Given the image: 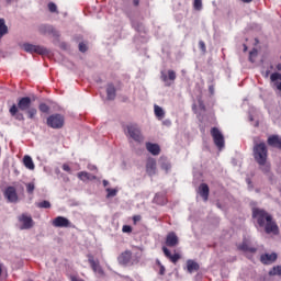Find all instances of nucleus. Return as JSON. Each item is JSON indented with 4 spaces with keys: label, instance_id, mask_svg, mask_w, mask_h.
Returning <instances> with one entry per match:
<instances>
[{
    "label": "nucleus",
    "instance_id": "38",
    "mask_svg": "<svg viewBox=\"0 0 281 281\" xmlns=\"http://www.w3.org/2000/svg\"><path fill=\"white\" fill-rule=\"evenodd\" d=\"M108 192V199L111 196H116L117 195V190L116 189H106Z\"/></svg>",
    "mask_w": 281,
    "mask_h": 281
},
{
    "label": "nucleus",
    "instance_id": "26",
    "mask_svg": "<svg viewBox=\"0 0 281 281\" xmlns=\"http://www.w3.org/2000/svg\"><path fill=\"white\" fill-rule=\"evenodd\" d=\"M23 164H24L25 168H27V170H34V168H35L34 160H32V157H30V156H24Z\"/></svg>",
    "mask_w": 281,
    "mask_h": 281
},
{
    "label": "nucleus",
    "instance_id": "28",
    "mask_svg": "<svg viewBox=\"0 0 281 281\" xmlns=\"http://www.w3.org/2000/svg\"><path fill=\"white\" fill-rule=\"evenodd\" d=\"M155 115L158 117V120H164L166 117V112H164V109L159 105L154 106Z\"/></svg>",
    "mask_w": 281,
    "mask_h": 281
},
{
    "label": "nucleus",
    "instance_id": "43",
    "mask_svg": "<svg viewBox=\"0 0 281 281\" xmlns=\"http://www.w3.org/2000/svg\"><path fill=\"white\" fill-rule=\"evenodd\" d=\"M79 52H82V53L87 52V44L80 43L79 44Z\"/></svg>",
    "mask_w": 281,
    "mask_h": 281
},
{
    "label": "nucleus",
    "instance_id": "16",
    "mask_svg": "<svg viewBox=\"0 0 281 281\" xmlns=\"http://www.w3.org/2000/svg\"><path fill=\"white\" fill-rule=\"evenodd\" d=\"M166 245L167 247H177V245H179V237L177 236V233H168L166 237Z\"/></svg>",
    "mask_w": 281,
    "mask_h": 281
},
{
    "label": "nucleus",
    "instance_id": "18",
    "mask_svg": "<svg viewBox=\"0 0 281 281\" xmlns=\"http://www.w3.org/2000/svg\"><path fill=\"white\" fill-rule=\"evenodd\" d=\"M268 146L272 148H278L281 150V137L279 135H271L268 137Z\"/></svg>",
    "mask_w": 281,
    "mask_h": 281
},
{
    "label": "nucleus",
    "instance_id": "21",
    "mask_svg": "<svg viewBox=\"0 0 281 281\" xmlns=\"http://www.w3.org/2000/svg\"><path fill=\"white\" fill-rule=\"evenodd\" d=\"M77 177H78V179H80V181H95V179H98V177L97 176H94V175H91V173H89V172H87V171H80V172H78L77 173Z\"/></svg>",
    "mask_w": 281,
    "mask_h": 281
},
{
    "label": "nucleus",
    "instance_id": "44",
    "mask_svg": "<svg viewBox=\"0 0 281 281\" xmlns=\"http://www.w3.org/2000/svg\"><path fill=\"white\" fill-rule=\"evenodd\" d=\"M61 168L65 172H71V167H69L67 164H64Z\"/></svg>",
    "mask_w": 281,
    "mask_h": 281
},
{
    "label": "nucleus",
    "instance_id": "34",
    "mask_svg": "<svg viewBox=\"0 0 281 281\" xmlns=\"http://www.w3.org/2000/svg\"><path fill=\"white\" fill-rule=\"evenodd\" d=\"M193 8H194L195 10H201V8H203V2H202V0H194V2H193Z\"/></svg>",
    "mask_w": 281,
    "mask_h": 281
},
{
    "label": "nucleus",
    "instance_id": "46",
    "mask_svg": "<svg viewBox=\"0 0 281 281\" xmlns=\"http://www.w3.org/2000/svg\"><path fill=\"white\" fill-rule=\"evenodd\" d=\"M133 5H135V8H137V5H139V0H133Z\"/></svg>",
    "mask_w": 281,
    "mask_h": 281
},
{
    "label": "nucleus",
    "instance_id": "53",
    "mask_svg": "<svg viewBox=\"0 0 281 281\" xmlns=\"http://www.w3.org/2000/svg\"><path fill=\"white\" fill-rule=\"evenodd\" d=\"M247 183H251V180H250V179H248V180H247Z\"/></svg>",
    "mask_w": 281,
    "mask_h": 281
},
{
    "label": "nucleus",
    "instance_id": "42",
    "mask_svg": "<svg viewBox=\"0 0 281 281\" xmlns=\"http://www.w3.org/2000/svg\"><path fill=\"white\" fill-rule=\"evenodd\" d=\"M139 221H142V215H134L133 216L134 225H137V223H139Z\"/></svg>",
    "mask_w": 281,
    "mask_h": 281
},
{
    "label": "nucleus",
    "instance_id": "2",
    "mask_svg": "<svg viewBox=\"0 0 281 281\" xmlns=\"http://www.w3.org/2000/svg\"><path fill=\"white\" fill-rule=\"evenodd\" d=\"M19 111H26L29 120H34L36 117V114L38 113V110H36V108H32V99L30 97H22L18 99V105L13 104L9 109V113L12 117L18 120L19 122H23V120H25V116Z\"/></svg>",
    "mask_w": 281,
    "mask_h": 281
},
{
    "label": "nucleus",
    "instance_id": "33",
    "mask_svg": "<svg viewBox=\"0 0 281 281\" xmlns=\"http://www.w3.org/2000/svg\"><path fill=\"white\" fill-rule=\"evenodd\" d=\"M156 265L159 267V276H166V267H164V265H161V261L157 260Z\"/></svg>",
    "mask_w": 281,
    "mask_h": 281
},
{
    "label": "nucleus",
    "instance_id": "40",
    "mask_svg": "<svg viewBox=\"0 0 281 281\" xmlns=\"http://www.w3.org/2000/svg\"><path fill=\"white\" fill-rule=\"evenodd\" d=\"M160 168L162 170H166V172H168V170H170V168H171L170 162H161Z\"/></svg>",
    "mask_w": 281,
    "mask_h": 281
},
{
    "label": "nucleus",
    "instance_id": "24",
    "mask_svg": "<svg viewBox=\"0 0 281 281\" xmlns=\"http://www.w3.org/2000/svg\"><path fill=\"white\" fill-rule=\"evenodd\" d=\"M199 269H201V267L199 266V263H196V261L192 259L187 260V271L189 273H193V271H199Z\"/></svg>",
    "mask_w": 281,
    "mask_h": 281
},
{
    "label": "nucleus",
    "instance_id": "22",
    "mask_svg": "<svg viewBox=\"0 0 281 281\" xmlns=\"http://www.w3.org/2000/svg\"><path fill=\"white\" fill-rule=\"evenodd\" d=\"M117 95V90L113 83H108L106 86V98L108 100H115Z\"/></svg>",
    "mask_w": 281,
    "mask_h": 281
},
{
    "label": "nucleus",
    "instance_id": "54",
    "mask_svg": "<svg viewBox=\"0 0 281 281\" xmlns=\"http://www.w3.org/2000/svg\"><path fill=\"white\" fill-rule=\"evenodd\" d=\"M1 271H2V270H1V267H0V276H1Z\"/></svg>",
    "mask_w": 281,
    "mask_h": 281
},
{
    "label": "nucleus",
    "instance_id": "17",
    "mask_svg": "<svg viewBox=\"0 0 281 281\" xmlns=\"http://www.w3.org/2000/svg\"><path fill=\"white\" fill-rule=\"evenodd\" d=\"M41 34H50L52 36L58 37L60 36V33L54 29L52 25H41L40 26Z\"/></svg>",
    "mask_w": 281,
    "mask_h": 281
},
{
    "label": "nucleus",
    "instance_id": "30",
    "mask_svg": "<svg viewBox=\"0 0 281 281\" xmlns=\"http://www.w3.org/2000/svg\"><path fill=\"white\" fill-rule=\"evenodd\" d=\"M25 186L27 194H34V190H36V184L34 182H29Z\"/></svg>",
    "mask_w": 281,
    "mask_h": 281
},
{
    "label": "nucleus",
    "instance_id": "11",
    "mask_svg": "<svg viewBox=\"0 0 281 281\" xmlns=\"http://www.w3.org/2000/svg\"><path fill=\"white\" fill-rule=\"evenodd\" d=\"M19 221H20V223H22L21 229H32V227H34V220H32V216L22 214L19 217Z\"/></svg>",
    "mask_w": 281,
    "mask_h": 281
},
{
    "label": "nucleus",
    "instance_id": "5",
    "mask_svg": "<svg viewBox=\"0 0 281 281\" xmlns=\"http://www.w3.org/2000/svg\"><path fill=\"white\" fill-rule=\"evenodd\" d=\"M211 137H213V142L218 150H223V148H225V136H223V133H221L218 127L211 128Z\"/></svg>",
    "mask_w": 281,
    "mask_h": 281
},
{
    "label": "nucleus",
    "instance_id": "23",
    "mask_svg": "<svg viewBox=\"0 0 281 281\" xmlns=\"http://www.w3.org/2000/svg\"><path fill=\"white\" fill-rule=\"evenodd\" d=\"M146 148H147L148 153H150L154 156H157V155H159V153H161V148L157 144L147 143Z\"/></svg>",
    "mask_w": 281,
    "mask_h": 281
},
{
    "label": "nucleus",
    "instance_id": "41",
    "mask_svg": "<svg viewBox=\"0 0 281 281\" xmlns=\"http://www.w3.org/2000/svg\"><path fill=\"white\" fill-rule=\"evenodd\" d=\"M199 48L201 49V52H206V46H205V42H203V41H200L199 42Z\"/></svg>",
    "mask_w": 281,
    "mask_h": 281
},
{
    "label": "nucleus",
    "instance_id": "20",
    "mask_svg": "<svg viewBox=\"0 0 281 281\" xmlns=\"http://www.w3.org/2000/svg\"><path fill=\"white\" fill-rule=\"evenodd\" d=\"M239 251H249V254H256L258 249L256 247L249 246V241L244 239L243 243L238 246Z\"/></svg>",
    "mask_w": 281,
    "mask_h": 281
},
{
    "label": "nucleus",
    "instance_id": "45",
    "mask_svg": "<svg viewBox=\"0 0 281 281\" xmlns=\"http://www.w3.org/2000/svg\"><path fill=\"white\" fill-rule=\"evenodd\" d=\"M88 170H98V167H95L94 165H88Z\"/></svg>",
    "mask_w": 281,
    "mask_h": 281
},
{
    "label": "nucleus",
    "instance_id": "35",
    "mask_svg": "<svg viewBox=\"0 0 281 281\" xmlns=\"http://www.w3.org/2000/svg\"><path fill=\"white\" fill-rule=\"evenodd\" d=\"M48 10H49V12H53V13L58 12V7L54 2H49L48 3Z\"/></svg>",
    "mask_w": 281,
    "mask_h": 281
},
{
    "label": "nucleus",
    "instance_id": "50",
    "mask_svg": "<svg viewBox=\"0 0 281 281\" xmlns=\"http://www.w3.org/2000/svg\"><path fill=\"white\" fill-rule=\"evenodd\" d=\"M277 89L281 91V82L277 86Z\"/></svg>",
    "mask_w": 281,
    "mask_h": 281
},
{
    "label": "nucleus",
    "instance_id": "14",
    "mask_svg": "<svg viewBox=\"0 0 281 281\" xmlns=\"http://www.w3.org/2000/svg\"><path fill=\"white\" fill-rule=\"evenodd\" d=\"M162 252L165 254L166 258H168L173 265H177V262L181 260V255H179V252L172 255L166 246L162 247Z\"/></svg>",
    "mask_w": 281,
    "mask_h": 281
},
{
    "label": "nucleus",
    "instance_id": "32",
    "mask_svg": "<svg viewBox=\"0 0 281 281\" xmlns=\"http://www.w3.org/2000/svg\"><path fill=\"white\" fill-rule=\"evenodd\" d=\"M38 110L41 111V113H49V105H47L46 103H41L38 105Z\"/></svg>",
    "mask_w": 281,
    "mask_h": 281
},
{
    "label": "nucleus",
    "instance_id": "31",
    "mask_svg": "<svg viewBox=\"0 0 281 281\" xmlns=\"http://www.w3.org/2000/svg\"><path fill=\"white\" fill-rule=\"evenodd\" d=\"M269 276H281V266H276L269 271Z\"/></svg>",
    "mask_w": 281,
    "mask_h": 281
},
{
    "label": "nucleus",
    "instance_id": "51",
    "mask_svg": "<svg viewBox=\"0 0 281 281\" xmlns=\"http://www.w3.org/2000/svg\"><path fill=\"white\" fill-rule=\"evenodd\" d=\"M7 1V3H12V1H14V0H5Z\"/></svg>",
    "mask_w": 281,
    "mask_h": 281
},
{
    "label": "nucleus",
    "instance_id": "9",
    "mask_svg": "<svg viewBox=\"0 0 281 281\" xmlns=\"http://www.w3.org/2000/svg\"><path fill=\"white\" fill-rule=\"evenodd\" d=\"M133 260V251L125 250L121 252L117 257L119 265H122V267H127V265H131V261Z\"/></svg>",
    "mask_w": 281,
    "mask_h": 281
},
{
    "label": "nucleus",
    "instance_id": "37",
    "mask_svg": "<svg viewBox=\"0 0 281 281\" xmlns=\"http://www.w3.org/2000/svg\"><path fill=\"white\" fill-rule=\"evenodd\" d=\"M258 56V49L254 48L250 53H249V60L250 63H254V57Z\"/></svg>",
    "mask_w": 281,
    "mask_h": 281
},
{
    "label": "nucleus",
    "instance_id": "13",
    "mask_svg": "<svg viewBox=\"0 0 281 281\" xmlns=\"http://www.w3.org/2000/svg\"><path fill=\"white\" fill-rule=\"evenodd\" d=\"M146 172L149 177L157 175V160L149 158L146 164Z\"/></svg>",
    "mask_w": 281,
    "mask_h": 281
},
{
    "label": "nucleus",
    "instance_id": "10",
    "mask_svg": "<svg viewBox=\"0 0 281 281\" xmlns=\"http://www.w3.org/2000/svg\"><path fill=\"white\" fill-rule=\"evenodd\" d=\"M4 198L9 203H16L19 201V194L16 193V188L7 187L4 190Z\"/></svg>",
    "mask_w": 281,
    "mask_h": 281
},
{
    "label": "nucleus",
    "instance_id": "39",
    "mask_svg": "<svg viewBox=\"0 0 281 281\" xmlns=\"http://www.w3.org/2000/svg\"><path fill=\"white\" fill-rule=\"evenodd\" d=\"M131 232H133V227H131V225H124L122 227V233L123 234H131Z\"/></svg>",
    "mask_w": 281,
    "mask_h": 281
},
{
    "label": "nucleus",
    "instance_id": "12",
    "mask_svg": "<svg viewBox=\"0 0 281 281\" xmlns=\"http://www.w3.org/2000/svg\"><path fill=\"white\" fill-rule=\"evenodd\" d=\"M53 227H71V222L65 216H57L53 220Z\"/></svg>",
    "mask_w": 281,
    "mask_h": 281
},
{
    "label": "nucleus",
    "instance_id": "49",
    "mask_svg": "<svg viewBox=\"0 0 281 281\" xmlns=\"http://www.w3.org/2000/svg\"><path fill=\"white\" fill-rule=\"evenodd\" d=\"M103 186H104V188H106V186H109V181L103 180Z\"/></svg>",
    "mask_w": 281,
    "mask_h": 281
},
{
    "label": "nucleus",
    "instance_id": "27",
    "mask_svg": "<svg viewBox=\"0 0 281 281\" xmlns=\"http://www.w3.org/2000/svg\"><path fill=\"white\" fill-rule=\"evenodd\" d=\"M259 169L261 170V172H263V175H271V164L265 161V164H258Z\"/></svg>",
    "mask_w": 281,
    "mask_h": 281
},
{
    "label": "nucleus",
    "instance_id": "4",
    "mask_svg": "<svg viewBox=\"0 0 281 281\" xmlns=\"http://www.w3.org/2000/svg\"><path fill=\"white\" fill-rule=\"evenodd\" d=\"M126 128L127 135H130V137L134 139V142H137L138 144H142V142H144V135H142V130L137 124L127 125Z\"/></svg>",
    "mask_w": 281,
    "mask_h": 281
},
{
    "label": "nucleus",
    "instance_id": "6",
    "mask_svg": "<svg viewBox=\"0 0 281 281\" xmlns=\"http://www.w3.org/2000/svg\"><path fill=\"white\" fill-rule=\"evenodd\" d=\"M22 47L24 52H26L27 54H40V56H45L49 54V50H47V48L38 45H33L30 43H24Z\"/></svg>",
    "mask_w": 281,
    "mask_h": 281
},
{
    "label": "nucleus",
    "instance_id": "8",
    "mask_svg": "<svg viewBox=\"0 0 281 281\" xmlns=\"http://www.w3.org/2000/svg\"><path fill=\"white\" fill-rule=\"evenodd\" d=\"M87 258L93 273H98L101 277L104 276V270L102 269V266H100V260H95L93 255H88Z\"/></svg>",
    "mask_w": 281,
    "mask_h": 281
},
{
    "label": "nucleus",
    "instance_id": "15",
    "mask_svg": "<svg viewBox=\"0 0 281 281\" xmlns=\"http://www.w3.org/2000/svg\"><path fill=\"white\" fill-rule=\"evenodd\" d=\"M278 260V254L272 252V254H263L260 256V261L262 265H273Z\"/></svg>",
    "mask_w": 281,
    "mask_h": 281
},
{
    "label": "nucleus",
    "instance_id": "29",
    "mask_svg": "<svg viewBox=\"0 0 281 281\" xmlns=\"http://www.w3.org/2000/svg\"><path fill=\"white\" fill-rule=\"evenodd\" d=\"M35 205L40 210H49V207H52V203L47 200H44L42 202H37V203H35Z\"/></svg>",
    "mask_w": 281,
    "mask_h": 281
},
{
    "label": "nucleus",
    "instance_id": "1",
    "mask_svg": "<svg viewBox=\"0 0 281 281\" xmlns=\"http://www.w3.org/2000/svg\"><path fill=\"white\" fill-rule=\"evenodd\" d=\"M252 221H255L259 227H262L266 234L278 235L280 232L278 224L273 221V216L263 209L252 207Z\"/></svg>",
    "mask_w": 281,
    "mask_h": 281
},
{
    "label": "nucleus",
    "instance_id": "52",
    "mask_svg": "<svg viewBox=\"0 0 281 281\" xmlns=\"http://www.w3.org/2000/svg\"><path fill=\"white\" fill-rule=\"evenodd\" d=\"M244 52H247V45H244Z\"/></svg>",
    "mask_w": 281,
    "mask_h": 281
},
{
    "label": "nucleus",
    "instance_id": "36",
    "mask_svg": "<svg viewBox=\"0 0 281 281\" xmlns=\"http://www.w3.org/2000/svg\"><path fill=\"white\" fill-rule=\"evenodd\" d=\"M270 80L272 82H276V80H281V75L280 72H273L271 76H270Z\"/></svg>",
    "mask_w": 281,
    "mask_h": 281
},
{
    "label": "nucleus",
    "instance_id": "48",
    "mask_svg": "<svg viewBox=\"0 0 281 281\" xmlns=\"http://www.w3.org/2000/svg\"><path fill=\"white\" fill-rule=\"evenodd\" d=\"M243 1V3H251V1H254V0H241Z\"/></svg>",
    "mask_w": 281,
    "mask_h": 281
},
{
    "label": "nucleus",
    "instance_id": "25",
    "mask_svg": "<svg viewBox=\"0 0 281 281\" xmlns=\"http://www.w3.org/2000/svg\"><path fill=\"white\" fill-rule=\"evenodd\" d=\"M161 80L164 82H168V80L175 81V80H177V72H175V70H168V75H166V74L161 75Z\"/></svg>",
    "mask_w": 281,
    "mask_h": 281
},
{
    "label": "nucleus",
    "instance_id": "7",
    "mask_svg": "<svg viewBox=\"0 0 281 281\" xmlns=\"http://www.w3.org/2000/svg\"><path fill=\"white\" fill-rule=\"evenodd\" d=\"M47 126L50 128H63L65 126V116L61 114H52L47 117Z\"/></svg>",
    "mask_w": 281,
    "mask_h": 281
},
{
    "label": "nucleus",
    "instance_id": "3",
    "mask_svg": "<svg viewBox=\"0 0 281 281\" xmlns=\"http://www.w3.org/2000/svg\"><path fill=\"white\" fill-rule=\"evenodd\" d=\"M252 155L257 164H265L269 157V149H267V144L256 143L252 148Z\"/></svg>",
    "mask_w": 281,
    "mask_h": 281
},
{
    "label": "nucleus",
    "instance_id": "19",
    "mask_svg": "<svg viewBox=\"0 0 281 281\" xmlns=\"http://www.w3.org/2000/svg\"><path fill=\"white\" fill-rule=\"evenodd\" d=\"M199 194L202 196L203 201H207L210 199V187L207 183H201L199 187Z\"/></svg>",
    "mask_w": 281,
    "mask_h": 281
},
{
    "label": "nucleus",
    "instance_id": "47",
    "mask_svg": "<svg viewBox=\"0 0 281 281\" xmlns=\"http://www.w3.org/2000/svg\"><path fill=\"white\" fill-rule=\"evenodd\" d=\"M71 281H85V280L78 279V277H71Z\"/></svg>",
    "mask_w": 281,
    "mask_h": 281
}]
</instances>
